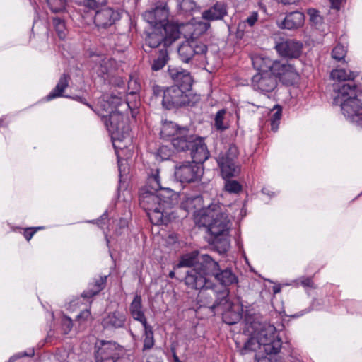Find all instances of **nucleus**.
<instances>
[{
  "instance_id": "1",
  "label": "nucleus",
  "mask_w": 362,
  "mask_h": 362,
  "mask_svg": "<svg viewBox=\"0 0 362 362\" xmlns=\"http://www.w3.org/2000/svg\"><path fill=\"white\" fill-rule=\"evenodd\" d=\"M224 210L218 204L212 203L195 215V223L207 228L219 253L227 252L230 247L228 234L231 223Z\"/></svg>"
},
{
  "instance_id": "2",
  "label": "nucleus",
  "mask_w": 362,
  "mask_h": 362,
  "mask_svg": "<svg viewBox=\"0 0 362 362\" xmlns=\"http://www.w3.org/2000/svg\"><path fill=\"white\" fill-rule=\"evenodd\" d=\"M177 194L171 189H165L155 193L150 190H141L139 204L147 213L151 221L155 225L168 224L175 218L170 210L176 203Z\"/></svg>"
},
{
  "instance_id": "3",
  "label": "nucleus",
  "mask_w": 362,
  "mask_h": 362,
  "mask_svg": "<svg viewBox=\"0 0 362 362\" xmlns=\"http://www.w3.org/2000/svg\"><path fill=\"white\" fill-rule=\"evenodd\" d=\"M247 332L251 337L245 343L244 354L247 351L264 352L267 355L277 354L281 348V340L272 325L262 324L256 321L247 322Z\"/></svg>"
},
{
  "instance_id": "4",
  "label": "nucleus",
  "mask_w": 362,
  "mask_h": 362,
  "mask_svg": "<svg viewBox=\"0 0 362 362\" xmlns=\"http://www.w3.org/2000/svg\"><path fill=\"white\" fill-rule=\"evenodd\" d=\"M111 135L115 150L119 169L120 170L121 152L132 144L130 127L127 119L119 111L111 110L110 113L98 112Z\"/></svg>"
},
{
  "instance_id": "5",
  "label": "nucleus",
  "mask_w": 362,
  "mask_h": 362,
  "mask_svg": "<svg viewBox=\"0 0 362 362\" xmlns=\"http://www.w3.org/2000/svg\"><path fill=\"white\" fill-rule=\"evenodd\" d=\"M356 86L353 83L342 84L337 88L333 103L340 105L349 122L362 127V103L356 98Z\"/></svg>"
},
{
  "instance_id": "6",
  "label": "nucleus",
  "mask_w": 362,
  "mask_h": 362,
  "mask_svg": "<svg viewBox=\"0 0 362 362\" xmlns=\"http://www.w3.org/2000/svg\"><path fill=\"white\" fill-rule=\"evenodd\" d=\"M196 30L187 37L179 46L177 52L180 60L184 63L190 62H200L206 65L209 69H213L214 64L210 62V57L214 55L207 56V47L205 44L197 39Z\"/></svg>"
},
{
  "instance_id": "7",
  "label": "nucleus",
  "mask_w": 362,
  "mask_h": 362,
  "mask_svg": "<svg viewBox=\"0 0 362 362\" xmlns=\"http://www.w3.org/2000/svg\"><path fill=\"white\" fill-rule=\"evenodd\" d=\"M211 297L213 294L216 297V303L212 307H221L223 310V320L228 325H234L242 318L243 308L239 304H234L228 300L229 290L223 288L221 291L211 290L207 293ZM206 305L211 306V301H206Z\"/></svg>"
},
{
  "instance_id": "8",
  "label": "nucleus",
  "mask_w": 362,
  "mask_h": 362,
  "mask_svg": "<svg viewBox=\"0 0 362 362\" xmlns=\"http://www.w3.org/2000/svg\"><path fill=\"white\" fill-rule=\"evenodd\" d=\"M238 153V147L234 144H229L228 148L217 156L216 160L224 179L239 175L240 167L237 160Z\"/></svg>"
},
{
  "instance_id": "9",
  "label": "nucleus",
  "mask_w": 362,
  "mask_h": 362,
  "mask_svg": "<svg viewBox=\"0 0 362 362\" xmlns=\"http://www.w3.org/2000/svg\"><path fill=\"white\" fill-rule=\"evenodd\" d=\"M211 269V271L204 269V267H199V268H189L186 271V276L185 278V283L187 286L191 289L200 290L204 288H212V282L209 279L210 273L216 268Z\"/></svg>"
},
{
  "instance_id": "10",
  "label": "nucleus",
  "mask_w": 362,
  "mask_h": 362,
  "mask_svg": "<svg viewBox=\"0 0 362 362\" xmlns=\"http://www.w3.org/2000/svg\"><path fill=\"white\" fill-rule=\"evenodd\" d=\"M121 346L112 341L101 340L95 344L94 358L95 362H117L120 358Z\"/></svg>"
},
{
  "instance_id": "11",
  "label": "nucleus",
  "mask_w": 362,
  "mask_h": 362,
  "mask_svg": "<svg viewBox=\"0 0 362 362\" xmlns=\"http://www.w3.org/2000/svg\"><path fill=\"white\" fill-rule=\"evenodd\" d=\"M185 90L177 86L167 88L163 92V106L170 110L189 104V95Z\"/></svg>"
},
{
  "instance_id": "12",
  "label": "nucleus",
  "mask_w": 362,
  "mask_h": 362,
  "mask_svg": "<svg viewBox=\"0 0 362 362\" xmlns=\"http://www.w3.org/2000/svg\"><path fill=\"white\" fill-rule=\"evenodd\" d=\"M215 266L214 259L210 255L197 251L183 255L177 265L178 268L185 267L188 269L204 267V269L209 271H211V269L214 268Z\"/></svg>"
},
{
  "instance_id": "13",
  "label": "nucleus",
  "mask_w": 362,
  "mask_h": 362,
  "mask_svg": "<svg viewBox=\"0 0 362 362\" xmlns=\"http://www.w3.org/2000/svg\"><path fill=\"white\" fill-rule=\"evenodd\" d=\"M169 9L165 2H157L143 13L144 19L152 27H163L168 21Z\"/></svg>"
},
{
  "instance_id": "14",
  "label": "nucleus",
  "mask_w": 362,
  "mask_h": 362,
  "mask_svg": "<svg viewBox=\"0 0 362 362\" xmlns=\"http://www.w3.org/2000/svg\"><path fill=\"white\" fill-rule=\"evenodd\" d=\"M202 173L199 165L189 161L180 163L175 168V177L181 182H191L197 180Z\"/></svg>"
},
{
  "instance_id": "15",
  "label": "nucleus",
  "mask_w": 362,
  "mask_h": 362,
  "mask_svg": "<svg viewBox=\"0 0 362 362\" xmlns=\"http://www.w3.org/2000/svg\"><path fill=\"white\" fill-rule=\"evenodd\" d=\"M272 74L286 85L294 84L299 78L298 73L294 66L284 60L276 61Z\"/></svg>"
},
{
  "instance_id": "16",
  "label": "nucleus",
  "mask_w": 362,
  "mask_h": 362,
  "mask_svg": "<svg viewBox=\"0 0 362 362\" xmlns=\"http://www.w3.org/2000/svg\"><path fill=\"white\" fill-rule=\"evenodd\" d=\"M276 78L271 72H258L252 78L251 86L262 93L272 92L277 86Z\"/></svg>"
},
{
  "instance_id": "17",
  "label": "nucleus",
  "mask_w": 362,
  "mask_h": 362,
  "mask_svg": "<svg viewBox=\"0 0 362 362\" xmlns=\"http://www.w3.org/2000/svg\"><path fill=\"white\" fill-rule=\"evenodd\" d=\"M275 47L281 56L290 59H296L301 54L303 44L294 39H286L277 43Z\"/></svg>"
},
{
  "instance_id": "18",
  "label": "nucleus",
  "mask_w": 362,
  "mask_h": 362,
  "mask_svg": "<svg viewBox=\"0 0 362 362\" xmlns=\"http://www.w3.org/2000/svg\"><path fill=\"white\" fill-rule=\"evenodd\" d=\"M119 18L118 11L110 7H104L95 12L94 23L98 28H106L113 25Z\"/></svg>"
},
{
  "instance_id": "19",
  "label": "nucleus",
  "mask_w": 362,
  "mask_h": 362,
  "mask_svg": "<svg viewBox=\"0 0 362 362\" xmlns=\"http://www.w3.org/2000/svg\"><path fill=\"white\" fill-rule=\"evenodd\" d=\"M92 71L98 77L106 79L112 74L115 62L103 56H96L93 60Z\"/></svg>"
},
{
  "instance_id": "20",
  "label": "nucleus",
  "mask_w": 362,
  "mask_h": 362,
  "mask_svg": "<svg viewBox=\"0 0 362 362\" xmlns=\"http://www.w3.org/2000/svg\"><path fill=\"white\" fill-rule=\"evenodd\" d=\"M191 25L178 23L174 21H168L161 27L163 28L165 35H163L165 39V47H168L171 45L176 40H177L181 34V29L187 28L188 30H191Z\"/></svg>"
},
{
  "instance_id": "21",
  "label": "nucleus",
  "mask_w": 362,
  "mask_h": 362,
  "mask_svg": "<svg viewBox=\"0 0 362 362\" xmlns=\"http://www.w3.org/2000/svg\"><path fill=\"white\" fill-rule=\"evenodd\" d=\"M168 74L175 85L185 90H189L192 85L190 73L180 67L168 66Z\"/></svg>"
},
{
  "instance_id": "22",
  "label": "nucleus",
  "mask_w": 362,
  "mask_h": 362,
  "mask_svg": "<svg viewBox=\"0 0 362 362\" xmlns=\"http://www.w3.org/2000/svg\"><path fill=\"white\" fill-rule=\"evenodd\" d=\"M214 262L217 267L210 273V276H214L215 279L223 286L219 290L227 288V286L238 283V277L230 269H221L218 262L214 259Z\"/></svg>"
},
{
  "instance_id": "23",
  "label": "nucleus",
  "mask_w": 362,
  "mask_h": 362,
  "mask_svg": "<svg viewBox=\"0 0 362 362\" xmlns=\"http://www.w3.org/2000/svg\"><path fill=\"white\" fill-rule=\"evenodd\" d=\"M192 162L197 165L203 163L209 156V152L202 138L196 136L189 148Z\"/></svg>"
},
{
  "instance_id": "24",
  "label": "nucleus",
  "mask_w": 362,
  "mask_h": 362,
  "mask_svg": "<svg viewBox=\"0 0 362 362\" xmlns=\"http://www.w3.org/2000/svg\"><path fill=\"white\" fill-rule=\"evenodd\" d=\"M196 136L190 133L188 128L183 127L181 129V132L172 139L171 143L176 151H187L189 150Z\"/></svg>"
},
{
  "instance_id": "25",
  "label": "nucleus",
  "mask_w": 362,
  "mask_h": 362,
  "mask_svg": "<svg viewBox=\"0 0 362 362\" xmlns=\"http://www.w3.org/2000/svg\"><path fill=\"white\" fill-rule=\"evenodd\" d=\"M126 320L125 314L117 310L105 315L102 320L101 325L105 329H115L123 327Z\"/></svg>"
},
{
  "instance_id": "26",
  "label": "nucleus",
  "mask_w": 362,
  "mask_h": 362,
  "mask_svg": "<svg viewBox=\"0 0 362 362\" xmlns=\"http://www.w3.org/2000/svg\"><path fill=\"white\" fill-rule=\"evenodd\" d=\"M125 104L129 106L128 103L123 101V100L116 95H103L99 98L98 101V106L100 108L101 112L110 113L111 110L117 111V108ZM100 112L98 110V113Z\"/></svg>"
},
{
  "instance_id": "27",
  "label": "nucleus",
  "mask_w": 362,
  "mask_h": 362,
  "mask_svg": "<svg viewBox=\"0 0 362 362\" xmlns=\"http://www.w3.org/2000/svg\"><path fill=\"white\" fill-rule=\"evenodd\" d=\"M227 14V5L223 2H216L213 6L203 11L202 17L206 21H218L222 20Z\"/></svg>"
},
{
  "instance_id": "28",
  "label": "nucleus",
  "mask_w": 362,
  "mask_h": 362,
  "mask_svg": "<svg viewBox=\"0 0 362 362\" xmlns=\"http://www.w3.org/2000/svg\"><path fill=\"white\" fill-rule=\"evenodd\" d=\"M305 16L302 12L293 11L289 13L279 27L283 29L293 30L301 27L304 23Z\"/></svg>"
},
{
  "instance_id": "29",
  "label": "nucleus",
  "mask_w": 362,
  "mask_h": 362,
  "mask_svg": "<svg viewBox=\"0 0 362 362\" xmlns=\"http://www.w3.org/2000/svg\"><path fill=\"white\" fill-rule=\"evenodd\" d=\"M129 313L133 319L139 322L143 326L148 324L143 310L141 296L136 295L134 296L129 306Z\"/></svg>"
},
{
  "instance_id": "30",
  "label": "nucleus",
  "mask_w": 362,
  "mask_h": 362,
  "mask_svg": "<svg viewBox=\"0 0 362 362\" xmlns=\"http://www.w3.org/2000/svg\"><path fill=\"white\" fill-rule=\"evenodd\" d=\"M253 66L259 72H271L274 70V64L269 57L263 55H256L252 58Z\"/></svg>"
},
{
  "instance_id": "31",
  "label": "nucleus",
  "mask_w": 362,
  "mask_h": 362,
  "mask_svg": "<svg viewBox=\"0 0 362 362\" xmlns=\"http://www.w3.org/2000/svg\"><path fill=\"white\" fill-rule=\"evenodd\" d=\"M183 127L173 122L165 121L162 123L160 127V137L165 140L170 139L172 141V139L176 137L181 132V129Z\"/></svg>"
},
{
  "instance_id": "32",
  "label": "nucleus",
  "mask_w": 362,
  "mask_h": 362,
  "mask_svg": "<svg viewBox=\"0 0 362 362\" xmlns=\"http://www.w3.org/2000/svg\"><path fill=\"white\" fill-rule=\"evenodd\" d=\"M182 206L188 212L192 211L194 218L197 212L203 209L206 208L203 207V198L199 195L187 197L186 199L182 203Z\"/></svg>"
},
{
  "instance_id": "33",
  "label": "nucleus",
  "mask_w": 362,
  "mask_h": 362,
  "mask_svg": "<svg viewBox=\"0 0 362 362\" xmlns=\"http://www.w3.org/2000/svg\"><path fill=\"white\" fill-rule=\"evenodd\" d=\"M69 79L70 76L69 75L63 74L55 88L47 95V100H51L56 98L64 96L63 93L69 86Z\"/></svg>"
},
{
  "instance_id": "34",
  "label": "nucleus",
  "mask_w": 362,
  "mask_h": 362,
  "mask_svg": "<svg viewBox=\"0 0 362 362\" xmlns=\"http://www.w3.org/2000/svg\"><path fill=\"white\" fill-rule=\"evenodd\" d=\"M169 189L168 187H164L161 185L160 178L159 176V170L156 169L148 177L147 184L144 189L141 190H150L155 193H158L159 191L163 189Z\"/></svg>"
},
{
  "instance_id": "35",
  "label": "nucleus",
  "mask_w": 362,
  "mask_h": 362,
  "mask_svg": "<svg viewBox=\"0 0 362 362\" xmlns=\"http://www.w3.org/2000/svg\"><path fill=\"white\" fill-rule=\"evenodd\" d=\"M200 290H201V291L199 292V296H198L199 302L202 303L203 305L209 307L211 309L216 308L217 307H212V306H209V305H206V301H211V305L216 303V297L215 296H214L213 294L211 295V297L209 294H207V293L210 292V291H211V290L219 291L218 286H215L212 283V288H204L203 289H200Z\"/></svg>"
},
{
  "instance_id": "36",
  "label": "nucleus",
  "mask_w": 362,
  "mask_h": 362,
  "mask_svg": "<svg viewBox=\"0 0 362 362\" xmlns=\"http://www.w3.org/2000/svg\"><path fill=\"white\" fill-rule=\"evenodd\" d=\"M169 60L167 47L163 48L159 51L158 55L153 60L151 69L158 71L162 69Z\"/></svg>"
},
{
  "instance_id": "37",
  "label": "nucleus",
  "mask_w": 362,
  "mask_h": 362,
  "mask_svg": "<svg viewBox=\"0 0 362 362\" xmlns=\"http://www.w3.org/2000/svg\"><path fill=\"white\" fill-rule=\"evenodd\" d=\"M107 276H100L98 279H96L93 285L87 291H85L82 293L83 298H90L98 294L101 290L103 289L106 283Z\"/></svg>"
},
{
  "instance_id": "38",
  "label": "nucleus",
  "mask_w": 362,
  "mask_h": 362,
  "mask_svg": "<svg viewBox=\"0 0 362 362\" xmlns=\"http://www.w3.org/2000/svg\"><path fill=\"white\" fill-rule=\"evenodd\" d=\"M161 44L165 47V39L163 34L159 33L157 30H154L148 33L146 37V45L150 48H156Z\"/></svg>"
},
{
  "instance_id": "39",
  "label": "nucleus",
  "mask_w": 362,
  "mask_h": 362,
  "mask_svg": "<svg viewBox=\"0 0 362 362\" xmlns=\"http://www.w3.org/2000/svg\"><path fill=\"white\" fill-rule=\"evenodd\" d=\"M355 72L347 71L344 69H337L331 72V77L338 81H352L356 77Z\"/></svg>"
},
{
  "instance_id": "40",
  "label": "nucleus",
  "mask_w": 362,
  "mask_h": 362,
  "mask_svg": "<svg viewBox=\"0 0 362 362\" xmlns=\"http://www.w3.org/2000/svg\"><path fill=\"white\" fill-rule=\"evenodd\" d=\"M143 327L144 329L143 351H146L153 348L155 341L152 327L148 324Z\"/></svg>"
},
{
  "instance_id": "41",
  "label": "nucleus",
  "mask_w": 362,
  "mask_h": 362,
  "mask_svg": "<svg viewBox=\"0 0 362 362\" xmlns=\"http://www.w3.org/2000/svg\"><path fill=\"white\" fill-rule=\"evenodd\" d=\"M53 25L59 37L62 40L64 39L66 35L64 21L59 17H55L53 18Z\"/></svg>"
},
{
  "instance_id": "42",
  "label": "nucleus",
  "mask_w": 362,
  "mask_h": 362,
  "mask_svg": "<svg viewBox=\"0 0 362 362\" xmlns=\"http://www.w3.org/2000/svg\"><path fill=\"white\" fill-rule=\"evenodd\" d=\"M226 112V110L222 109L218 110L214 118V127L217 130L223 131L228 128L227 123L223 121Z\"/></svg>"
},
{
  "instance_id": "43",
  "label": "nucleus",
  "mask_w": 362,
  "mask_h": 362,
  "mask_svg": "<svg viewBox=\"0 0 362 362\" xmlns=\"http://www.w3.org/2000/svg\"><path fill=\"white\" fill-rule=\"evenodd\" d=\"M273 110L275 112L270 117L271 127L273 132H276L279 128V121L281 117V108L276 105Z\"/></svg>"
},
{
  "instance_id": "44",
  "label": "nucleus",
  "mask_w": 362,
  "mask_h": 362,
  "mask_svg": "<svg viewBox=\"0 0 362 362\" xmlns=\"http://www.w3.org/2000/svg\"><path fill=\"white\" fill-rule=\"evenodd\" d=\"M50 10L53 13H60L65 9L66 0H47Z\"/></svg>"
},
{
  "instance_id": "45",
  "label": "nucleus",
  "mask_w": 362,
  "mask_h": 362,
  "mask_svg": "<svg viewBox=\"0 0 362 362\" xmlns=\"http://www.w3.org/2000/svg\"><path fill=\"white\" fill-rule=\"evenodd\" d=\"M178 8L182 13H190L196 8V3L193 0H180L178 2Z\"/></svg>"
},
{
  "instance_id": "46",
  "label": "nucleus",
  "mask_w": 362,
  "mask_h": 362,
  "mask_svg": "<svg viewBox=\"0 0 362 362\" xmlns=\"http://www.w3.org/2000/svg\"><path fill=\"white\" fill-rule=\"evenodd\" d=\"M346 47L339 44L332 49V57L334 59L340 62L344 60L346 54Z\"/></svg>"
},
{
  "instance_id": "47",
  "label": "nucleus",
  "mask_w": 362,
  "mask_h": 362,
  "mask_svg": "<svg viewBox=\"0 0 362 362\" xmlns=\"http://www.w3.org/2000/svg\"><path fill=\"white\" fill-rule=\"evenodd\" d=\"M224 189L229 193L237 194L242 190V186L236 180H227L225 182Z\"/></svg>"
},
{
  "instance_id": "48",
  "label": "nucleus",
  "mask_w": 362,
  "mask_h": 362,
  "mask_svg": "<svg viewBox=\"0 0 362 362\" xmlns=\"http://www.w3.org/2000/svg\"><path fill=\"white\" fill-rule=\"evenodd\" d=\"M141 86L137 78L131 76L128 81V93L130 95H136L139 92Z\"/></svg>"
},
{
  "instance_id": "49",
  "label": "nucleus",
  "mask_w": 362,
  "mask_h": 362,
  "mask_svg": "<svg viewBox=\"0 0 362 362\" xmlns=\"http://www.w3.org/2000/svg\"><path fill=\"white\" fill-rule=\"evenodd\" d=\"M259 17V14L257 11L252 12L250 16L242 23H240L238 25V28L246 27V24L249 25L250 28H252L255 23L257 21Z\"/></svg>"
},
{
  "instance_id": "50",
  "label": "nucleus",
  "mask_w": 362,
  "mask_h": 362,
  "mask_svg": "<svg viewBox=\"0 0 362 362\" xmlns=\"http://www.w3.org/2000/svg\"><path fill=\"white\" fill-rule=\"evenodd\" d=\"M62 329L64 334H67L70 332L73 327V322L71 318L64 316L62 317L61 321Z\"/></svg>"
},
{
  "instance_id": "51",
  "label": "nucleus",
  "mask_w": 362,
  "mask_h": 362,
  "mask_svg": "<svg viewBox=\"0 0 362 362\" xmlns=\"http://www.w3.org/2000/svg\"><path fill=\"white\" fill-rule=\"evenodd\" d=\"M303 287L313 288L314 283L310 277H301L298 280Z\"/></svg>"
},
{
  "instance_id": "52",
  "label": "nucleus",
  "mask_w": 362,
  "mask_h": 362,
  "mask_svg": "<svg viewBox=\"0 0 362 362\" xmlns=\"http://www.w3.org/2000/svg\"><path fill=\"white\" fill-rule=\"evenodd\" d=\"M165 90H163L162 88L159 86L154 85L153 86V93L156 97L162 96L163 98V92Z\"/></svg>"
},
{
  "instance_id": "53",
  "label": "nucleus",
  "mask_w": 362,
  "mask_h": 362,
  "mask_svg": "<svg viewBox=\"0 0 362 362\" xmlns=\"http://www.w3.org/2000/svg\"><path fill=\"white\" fill-rule=\"evenodd\" d=\"M83 4L91 9H94L97 7L98 2L95 0H83Z\"/></svg>"
},
{
  "instance_id": "54",
  "label": "nucleus",
  "mask_w": 362,
  "mask_h": 362,
  "mask_svg": "<svg viewBox=\"0 0 362 362\" xmlns=\"http://www.w3.org/2000/svg\"><path fill=\"white\" fill-rule=\"evenodd\" d=\"M32 355H33V351L29 354L25 353V352H24V353H19V354H18L16 355H14L12 357H11L8 362H13L16 358H21V357H23V356H32Z\"/></svg>"
},
{
  "instance_id": "55",
  "label": "nucleus",
  "mask_w": 362,
  "mask_h": 362,
  "mask_svg": "<svg viewBox=\"0 0 362 362\" xmlns=\"http://www.w3.org/2000/svg\"><path fill=\"white\" fill-rule=\"evenodd\" d=\"M36 232V229L32 230V229H27L25 232H24V237L25 238L29 241L33 236V235Z\"/></svg>"
},
{
  "instance_id": "56",
  "label": "nucleus",
  "mask_w": 362,
  "mask_h": 362,
  "mask_svg": "<svg viewBox=\"0 0 362 362\" xmlns=\"http://www.w3.org/2000/svg\"><path fill=\"white\" fill-rule=\"evenodd\" d=\"M255 362H272V359L268 356H255Z\"/></svg>"
},
{
  "instance_id": "57",
  "label": "nucleus",
  "mask_w": 362,
  "mask_h": 362,
  "mask_svg": "<svg viewBox=\"0 0 362 362\" xmlns=\"http://www.w3.org/2000/svg\"><path fill=\"white\" fill-rule=\"evenodd\" d=\"M90 315V313L89 310H86L83 312H81L78 315V318H84V319H88Z\"/></svg>"
},
{
  "instance_id": "58",
  "label": "nucleus",
  "mask_w": 362,
  "mask_h": 362,
  "mask_svg": "<svg viewBox=\"0 0 362 362\" xmlns=\"http://www.w3.org/2000/svg\"><path fill=\"white\" fill-rule=\"evenodd\" d=\"M209 27V24L206 23H200L198 25V28L201 30L200 33L205 32Z\"/></svg>"
},
{
  "instance_id": "59",
  "label": "nucleus",
  "mask_w": 362,
  "mask_h": 362,
  "mask_svg": "<svg viewBox=\"0 0 362 362\" xmlns=\"http://www.w3.org/2000/svg\"><path fill=\"white\" fill-rule=\"evenodd\" d=\"M332 7L333 8L339 9L340 5V0H330Z\"/></svg>"
},
{
  "instance_id": "60",
  "label": "nucleus",
  "mask_w": 362,
  "mask_h": 362,
  "mask_svg": "<svg viewBox=\"0 0 362 362\" xmlns=\"http://www.w3.org/2000/svg\"><path fill=\"white\" fill-rule=\"evenodd\" d=\"M278 1L286 5V4H294L298 2L300 0H277Z\"/></svg>"
},
{
  "instance_id": "61",
  "label": "nucleus",
  "mask_w": 362,
  "mask_h": 362,
  "mask_svg": "<svg viewBox=\"0 0 362 362\" xmlns=\"http://www.w3.org/2000/svg\"><path fill=\"white\" fill-rule=\"evenodd\" d=\"M168 276L171 279L174 278L175 276V272L173 271H171L169 274H168Z\"/></svg>"
},
{
  "instance_id": "62",
  "label": "nucleus",
  "mask_w": 362,
  "mask_h": 362,
  "mask_svg": "<svg viewBox=\"0 0 362 362\" xmlns=\"http://www.w3.org/2000/svg\"><path fill=\"white\" fill-rule=\"evenodd\" d=\"M75 99H76V100H78V101H80V102H81V103H85L83 102V100L82 98H81V97H76V98H75Z\"/></svg>"
},
{
  "instance_id": "63",
  "label": "nucleus",
  "mask_w": 362,
  "mask_h": 362,
  "mask_svg": "<svg viewBox=\"0 0 362 362\" xmlns=\"http://www.w3.org/2000/svg\"><path fill=\"white\" fill-rule=\"evenodd\" d=\"M262 192H263L264 194H269V190H268V189H265V188L262 189Z\"/></svg>"
},
{
  "instance_id": "64",
  "label": "nucleus",
  "mask_w": 362,
  "mask_h": 362,
  "mask_svg": "<svg viewBox=\"0 0 362 362\" xmlns=\"http://www.w3.org/2000/svg\"><path fill=\"white\" fill-rule=\"evenodd\" d=\"M165 149H166L165 147H162V148H160L159 152L161 153L163 151H164Z\"/></svg>"
}]
</instances>
